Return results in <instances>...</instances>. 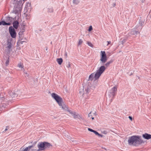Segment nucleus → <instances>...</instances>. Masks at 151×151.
Returning <instances> with one entry per match:
<instances>
[{
    "mask_svg": "<svg viewBox=\"0 0 151 151\" xmlns=\"http://www.w3.org/2000/svg\"><path fill=\"white\" fill-rule=\"evenodd\" d=\"M128 142L129 145L134 146H137L144 143L141 137L139 135H134L129 137Z\"/></svg>",
    "mask_w": 151,
    "mask_h": 151,
    "instance_id": "1",
    "label": "nucleus"
},
{
    "mask_svg": "<svg viewBox=\"0 0 151 151\" xmlns=\"http://www.w3.org/2000/svg\"><path fill=\"white\" fill-rule=\"evenodd\" d=\"M52 97L55 99L59 105L61 106L62 109L65 111H68V107L65 104L62 98L58 94L55 93L51 94Z\"/></svg>",
    "mask_w": 151,
    "mask_h": 151,
    "instance_id": "2",
    "label": "nucleus"
},
{
    "mask_svg": "<svg viewBox=\"0 0 151 151\" xmlns=\"http://www.w3.org/2000/svg\"><path fill=\"white\" fill-rule=\"evenodd\" d=\"M52 147V145L47 142H39L37 145V147L39 149L37 150V151L43 150Z\"/></svg>",
    "mask_w": 151,
    "mask_h": 151,
    "instance_id": "3",
    "label": "nucleus"
},
{
    "mask_svg": "<svg viewBox=\"0 0 151 151\" xmlns=\"http://www.w3.org/2000/svg\"><path fill=\"white\" fill-rule=\"evenodd\" d=\"M9 32L12 38H15L17 36V33L15 29L13 27L10 26L9 28Z\"/></svg>",
    "mask_w": 151,
    "mask_h": 151,
    "instance_id": "4",
    "label": "nucleus"
},
{
    "mask_svg": "<svg viewBox=\"0 0 151 151\" xmlns=\"http://www.w3.org/2000/svg\"><path fill=\"white\" fill-rule=\"evenodd\" d=\"M22 0H15L13 3L14 7L17 8H19V10L21 9L22 4Z\"/></svg>",
    "mask_w": 151,
    "mask_h": 151,
    "instance_id": "5",
    "label": "nucleus"
},
{
    "mask_svg": "<svg viewBox=\"0 0 151 151\" xmlns=\"http://www.w3.org/2000/svg\"><path fill=\"white\" fill-rule=\"evenodd\" d=\"M100 60L102 63H104L107 60L106 54L105 51H101Z\"/></svg>",
    "mask_w": 151,
    "mask_h": 151,
    "instance_id": "6",
    "label": "nucleus"
},
{
    "mask_svg": "<svg viewBox=\"0 0 151 151\" xmlns=\"http://www.w3.org/2000/svg\"><path fill=\"white\" fill-rule=\"evenodd\" d=\"M91 87L90 86H88L85 89V91H83V89L82 90H80V93L83 96L85 93L88 94L89 93L90 91H91Z\"/></svg>",
    "mask_w": 151,
    "mask_h": 151,
    "instance_id": "7",
    "label": "nucleus"
},
{
    "mask_svg": "<svg viewBox=\"0 0 151 151\" xmlns=\"http://www.w3.org/2000/svg\"><path fill=\"white\" fill-rule=\"evenodd\" d=\"M117 88L115 86L114 87L110 90V94H109V95L112 96L113 97H114L115 95V92Z\"/></svg>",
    "mask_w": 151,
    "mask_h": 151,
    "instance_id": "8",
    "label": "nucleus"
},
{
    "mask_svg": "<svg viewBox=\"0 0 151 151\" xmlns=\"http://www.w3.org/2000/svg\"><path fill=\"white\" fill-rule=\"evenodd\" d=\"M13 27L14 29H17L19 26V23L17 21H14L13 23Z\"/></svg>",
    "mask_w": 151,
    "mask_h": 151,
    "instance_id": "9",
    "label": "nucleus"
},
{
    "mask_svg": "<svg viewBox=\"0 0 151 151\" xmlns=\"http://www.w3.org/2000/svg\"><path fill=\"white\" fill-rule=\"evenodd\" d=\"M142 137L145 139H149L151 138V134L145 133L142 134Z\"/></svg>",
    "mask_w": 151,
    "mask_h": 151,
    "instance_id": "10",
    "label": "nucleus"
},
{
    "mask_svg": "<svg viewBox=\"0 0 151 151\" xmlns=\"http://www.w3.org/2000/svg\"><path fill=\"white\" fill-rule=\"evenodd\" d=\"M73 116L74 119H83L82 116L76 112L74 113Z\"/></svg>",
    "mask_w": 151,
    "mask_h": 151,
    "instance_id": "11",
    "label": "nucleus"
},
{
    "mask_svg": "<svg viewBox=\"0 0 151 151\" xmlns=\"http://www.w3.org/2000/svg\"><path fill=\"white\" fill-rule=\"evenodd\" d=\"M102 74L98 71L97 70L96 71V73L95 76H94V78L95 80L98 79L100 76H101Z\"/></svg>",
    "mask_w": 151,
    "mask_h": 151,
    "instance_id": "12",
    "label": "nucleus"
},
{
    "mask_svg": "<svg viewBox=\"0 0 151 151\" xmlns=\"http://www.w3.org/2000/svg\"><path fill=\"white\" fill-rule=\"evenodd\" d=\"M20 31L19 33V36L22 35L23 33L25 31V27L24 26H23L20 28Z\"/></svg>",
    "mask_w": 151,
    "mask_h": 151,
    "instance_id": "13",
    "label": "nucleus"
},
{
    "mask_svg": "<svg viewBox=\"0 0 151 151\" xmlns=\"http://www.w3.org/2000/svg\"><path fill=\"white\" fill-rule=\"evenodd\" d=\"M105 69L106 68L105 66H101L99 69L97 70L102 74L104 71Z\"/></svg>",
    "mask_w": 151,
    "mask_h": 151,
    "instance_id": "14",
    "label": "nucleus"
},
{
    "mask_svg": "<svg viewBox=\"0 0 151 151\" xmlns=\"http://www.w3.org/2000/svg\"><path fill=\"white\" fill-rule=\"evenodd\" d=\"M13 19L12 17H5V20L6 22H12Z\"/></svg>",
    "mask_w": 151,
    "mask_h": 151,
    "instance_id": "15",
    "label": "nucleus"
},
{
    "mask_svg": "<svg viewBox=\"0 0 151 151\" xmlns=\"http://www.w3.org/2000/svg\"><path fill=\"white\" fill-rule=\"evenodd\" d=\"M11 40L8 39L7 41V47L9 49H10L12 47V44L11 43Z\"/></svg>",
    "mask_w": 151,
    "mask_h": 151,
    "instance_id": "16",
    "label": "nucleus"
},
{
    "mask_svg": "<svg viewBox=\"0 0 151 151\" xmlns=\"http://www.w3.org/2000/svg\"><path fill=\"white\" fill-rule=\"evenodd\" d=\"M139 33V32L138 31H135V30H132L130 34H131L132 35H137Z\"/></svg>",
    "mask_w": 151,
    "mask_h": 151,
    "instance_id": "17",
    "label": "nucleus"
},
{
    "mask_svg": "<svg viewBox=\"0 0 151 151\" xmlns=\"http://www.w3.org/2000/svg\"><path fill=\"white\" fill-rule=\"evenodd\" d=\"M57 61L58 63V64L60 65L62 63L63 60L62 58H60L57 59Z\"/></svg>",
    "mask_w": 151,
    "mask_h": 151,
    "instance_id": "18",
    "label": "nucleus"
},
{
    "mask_svg": "<svg viewBox=\"0 0 151 151\" xmlns=\"http://www.w3.org/2000/svg\"><path fill=\"white\" fill-rule=\"evenodd\" d=\"M9 94L12 98L14 97L15 96H17V94H16L14 92H11L9 93Z\"/></svg>",
    "mask_w": 151,
    "mask_h": 151,
    "instance_id": "19",
    "label": "nucleus"
},
{
    "mask_svg": "<svg viewBox=\"0 0 151 151\" xmlns=\"http://www.w3.org/2000/svg\"><path fill=\"white\" fill-rule=\"evenodd\" d=\"M141 17L140 18V19H139V24L141 26H142L143 25L144 23V21L141 19Z\"/></svg>",
    "mask_w": 151,
    "mask_h": 151,
    "instance_id": "20",
    "label": "nucleus"
},
{
    "mask_svg": "<svg viewBox=\"0 0 151 151\" xmlns=\"http://www.w3.org/2000/svg\"><path fill=\"white\" fill-rule=\"evenodd\" d=\"M34 147L33 145H32L31 146H28V147H26L25 149V150H27V151H29V150L32 148H33Z\"/></svg>",
    "mask_w": 151,
    "mask_h": 151,
    "instance_id": "21",
    "label": "nucleus"
},
{
    "mask_svg": "<svg viewBox=\"0 0 151 151\" xmlns=\"http://www.w3.org/2000/svg\"><path fill=\"white\" fill-rule=\"evenodd\" d=\"M94 75L93 73L91 74L89 76L88 78L89 80H92L93 78Z\"/></svg>",
    "mask_w": 151,
    "mask_h": 151,
    "instance_id": "22",
    "label": "nucleus"
},
{
    "mask_svg": "<svg viewBox=\"0 0 151 151\" xmlns=\"http://www.w3.org/2000/svg\"><path fill=\"white\" fill-rule=\"evenodd\" d=\"M113 60H111L110 61H109L107 63H106L105 64V65L106 67H108L109 65L111 63H112L113 62Z\"/></svg>",
    "mask_w": 151,
    "mask_h": 151,
    "instance_id": "23",
    "label": "nucleus"
},
{
    "mask_svg": "<svg viewBox=\"0 0 151 151\" xmlns=\"http://www.w3.org/2000/svg\"><path fill=\"white\" fill-rule=\"evenodd\" d=\"M6 22H5L4 21H2L0 22V25H6Z\"/></svg>",
    "mask_w": 151,
    "mask_h": 151,
    "instance_id": "24",
    "label": "nucleus"
},
{
    "mask_svg": "<svg viewBox=\"0 0 151 151\" xmlns=\"http://www.w3.org/2000/svg\"><path fill=\"white\" fill-rule=\"evenodd\" d=\"M47 11L49 12H52L53 11V10L52 7H49Z\"/></svg>",
    "mask_w": 151,
    "mask_h": 151,
    "instance_id": "25",
    "label": "nucleus"
},
{
    "mask_svg": "<svg viewBox=\"0 0 151 151\" xmlns=\"http://www.w3.org/2000/svg\"><path fill=\"white\" fill-rule=\"evenodd\" d=\"M80 2L79 0H73V2L74 4H78Z\"/></svg>",
    "mask_w": 151,
    "mask_h": 151,
    "instance_id": "26",
    "label": "nucleus"
},
{
    "mask_svg": "<svg viewBox=\"0 0 151 151\" xmlns=\"http://www.w3.org/2000/svg\"><path fill=\"white\" fill-rule=\"evenodd\" d=\"M68 111L69 112L70 114H71L72 116L73 115L74 113L75 112V111L73 112V111L69 109L68 110Z\"/></svg>",
    "mask_w": 151,
    "mask_h": 151,
    "instance_id": "27",
    "label": "nucleus"
},
{
    "mask_svg": "<svg viewBox=\"0 0 151 151\" xmlns=\"http://www.w3.org/2000/svg\"><path fill=\"white\" fill-rule=\"evenodd\" d=\"M66 67L68 68H71V65L70 64V62H68V63H66Z\"/></svg>",
    "mask_w": 151,
    "mask_h": 151,
    "instance_id": "28",
    "label": "nucleus"
},
{
    "mask_svg": "<svg viewBox=\"0 0 151 151\" xmlns=\"http://www.w3.org/2000/svg\"><path fill=\"white\" fill-rule=\"evenodd\" d=\"M127 40V39H124L121 41V43L123 45Z\"/></svg>",
    "mask_w": 151,
    "mask_h": 151,
    "instance_id": "29",
    "label": "nucleus"
},
{
    "mask_svg": "<svg viewBox=\"0 0 151 151\" xmlns=\"http://www.w3.org/2000/svg\"><path fill=\"white\" fill-rule=\"evenodd\" d=\"M19 37H20V39L19 40V41H20V42L22 44H23V43L24 42H26L25 41H22V39H21V38H20V36H19Z\"/></svg>",
    "mask_w": 151,
    "mask_h": 151,
    "instance_id": "30",
    "label": "nucleus"
},
{
    "mask_svg": "<svg viewBox=\"0 0 151 151\" xmlns=\"http://www.w3.org/2000/svg\"><path fill=\"white\" fill-rule=\"evenodd\" d=\"M26 150H25V148L24 149V148H23V147H22L20 148V150L18 151H27Z\"/></svg>",
    "mask_w": 151,
    "mask_h": 151,
    "instance_id": "31",
    "label": "nucleus"
},
{
    "mask_svg": "<svg viewBox=\"0 0 151 151\" xmlns=\"http://www.w3.org/2000/svg\"><path fill=\"white\" fill-rule=\"evenodd\" d=\"M87 43L89 46H90V47H93V45L91 42H88Z\"/></svg>",
    "mask_w": 151,
    "mask_h": 151,
    "instance_id": "32",
    "label": "nucleus"
},
{
    "mask_svg": "<svg viewBox=\"0 0 151 151\" xmlns=\"http://www.w3.org/2000/svg\"><path fill=\"white\" fill-rule=\"evenodd\" d=\"M83 42V41L81 39H80L79 40V42H78V45H80Z\"/></svg>",
    "mask_w": 151,
    "mask_h": 151,
    "instance_id": "33",
    "label": "nucleus"
},
{
    "mask_svg": "<svg viewBox=\"0 0 151 151\" xmlns=\"http://www.w3.org/2000/svg\"><path fill=\"white\" fill-rule=\"evenodd\" d=\"M92 26H90L89 28V29H88V31L89 32L91 31L92 30Z\"/></svg>",
    "mask_w": 151,
    "mask_h": 151,
    "instance_id": "34",
    "label": "nucleus"
},
{
    "mask_svg": "<svg viewBox=\"0 0 151 151\" xmlns=\"http://www.w3.org/2000/svg\"><path fill=\"white\" fill-rule=\"evenodd\" d=\"M18 66L19 68H23V66H22V65L21 63H20L18 64Z\"/></svg>",
    "mask_w": 151,
    "mask_h": 151,
    "instance_id": "35",
    "label": "nucleus"
},
{
    "mask_svg": "<svg viewBox=\"0 0 151 151\" xmlns=\"http://www.w3.org/2000/svg\"><path fill=\"white\" fill-rule=\"evenodd\" d=\"M88 130L89 131L93 132H94V130H93L91 128H88Z\"/></svg>",
    "mask_w": 151,
    "mask_h": 151,
    "instance_id": "36",
    "label": "nucleus"
},
{
    "mask_svg": "<svg viewBox=\"0 0 151 151\" xmlns=\"http://www.w3.org/2000/svg\"><path fill=\"white\" fill-rule=\"evenodd\" d=\"M107 133V132L106 130H104L102 132V133L104 134H106Z\"/></svg>",
    "mask_w": 151,
    "mask_h": 151,
    "instance_id": "37",
    "label": "nucleus"
},
{
    "mask_svg": "<svg viewBox=\"0 0 151 151\" xmlns=\"http://www.w3.org/2000/svg\"><path fill=\"white\" fill-rule=\"evenodd\" d=\"M14 12L15 14H17L18 12V10H16V9H15V10H14Z\"/></svg>",
    "mask_w": 151,
    "mask_h": 151,
    "instance_id": "38",
    "label": "nucleus"
},
{
    "mask_svg": "<svg viewBox=\"0 0 151 151\" xmlns=\"http://www.w3.org/2000/svg\"><path fill=\"white\" fill-rule=\"evenodd\" d=\"M93 132L96 135H97L98 134V133H99L98 132H97V131L94 130V132Z\"/></svg>",
    "mask_w": 151,
    "mask_h": 151,
    "instance_id": "39",
    "label": "nucleus"
},
{
    "mask_svg": "<svg viewBox=\"0 0 151 151\" xmlns=\"http://www.w3.org/2000/svg\"><path fill=\"white\" fill-rule=\"evenodd\" d=\"M9 60L8 59L6 60V65L9 64Z\"/></svg>",
    "mask_w": 151,
    "mask_h": 151,
    "instance_id": "40",
    "label": "nucleus"
},
{
    "mask_svg": "<svg viewBox=\"0 0 151 151\" xmlns=\"http://www.w3.org/2000/svg\"><path fill=\"white\" fill-rule=\"evenodd\" d=\"M11 22H6V25H11Z\"/></svg>",
    "mask_w": 151,
    "mask_h": 151,
    "instance_id": "41",
    "label": "nucleus"
},
{
    "mask_svg": "<svg viewBox=\"0 0 151 151\" xmlns=\"http://www.w3.org/2000/svg\"><path fill=\"white\" fill-rule=\"evenodd\" d=\"M27 6H31V4H30V3H27Z\"/></svg>",
    "mask_w": 151,
    "mask_h": 151,
    "instance_id": "42",
    "label": "nucleus"
},
{
    "mask_svg": "<svg viewBox=\"0 0 151 151\" xmlns=\"http://www.w3.org/2000/svg\"><path fill=\"white\" fill-rule=\"evenodd\" d=\"M129 119L131 121H132V117L131 116H129Z\"/></svg>",
    "mask_w": 151,
    "mask_h": 151,
    "instance_id": "43",
    "label": "nucleus"
},
{
    "mask_svg": "<svg viewBox=\"0 0 151 151\" xmlns=\"http://www.w3.org/2000/svg\"><path fill=\"white\" fill-rule=\"evenodd\" d=\"M107 42L108 43L107 45H108L110 44L111 43V42L110 41H107Z\"/></svg>",
    "mask_w": 151,
    "mask_h": 151,
    "instance_id": "44",
    "label": "nucleus"
},
{
    "mask_svg": "<svg viewBox=\"0 0 151 151\" xmlns=\"http://www.w3.org/2000/svg\"><path fill=\"white\" fill-rule=\"evenodd\" d=\"M112 5H113V7H114L116 6V3H113V4Z\"/></svg>",
    "mask_w": 151,
    "mask_h": 151,
    "instance_id": "45",
    "label": "nucleus"
},
{
    "mask_svg": "<svg viewBox=\"0 0 151 151\" xmlns=\"http://www.w3.org/2000/svg\"><path fill=\"white\" fill-rule=\"evenodd\" d=\"M67 52H65V57H66V58H67Z\"/></svg>",
    "mask_w": 151,
    "mask_h": 151,
    "instance_id": "46",
    "label": "nucleus"
},
{
    "mask_svg": "<svg viewBox=\"0 0 151 151\" xmlns=\"http://www.w3.org/2000/svg\"><path fill=\"white\" fill-rule=\"evenodd\" d=\"M91 112L89 113V114H88V116L89 117H90V116H91V115H90V114H91Z\"/></svg>",
    "mask_w": 151,
    "mask_h": 151,
    "instance_id": "47",
    "label": "nucleus"
},
{
    "mask_svg": "<svg viewBox=\"0 0 151 151\" xmlns=\"http://www.w3.org/2000/svg\"><path fill=\"white\" fill-rule=\"evenodd\" d=\"M91 112L89 113V114H88V116L89 117H90V116H91V115H90V114H91Z\"/></svg>",
    "mask_w": 151,
    "mask_h": 151,
    "instance_id": "48",
    "label": "nucleus"
},
{
    "mask_svg": "<svg viewBox=\"0 0 151 151\" xmlns=\"http://www.w3.org/2000/svg\"><path fill=\"white\" fill-rule=\"evenodd\" d=\"M100 137H104V135H103L101 134L100 136Z\"/></svg>",
    "mask_w": 151,
    "mask_h": 151,
    "instance_id": "49",
    "label": "nucleus"
},
{
    "mask_svg": "<svg viewBox=\"0 0 151 151\" xmlns=\"http://www.w3.org/2000/svg\"><path fill=\"white\" fill-rule=\"evenodd\" d=\"M101 134H99V133H98V134L97 135L99 137H100V136Z\"/></svg>",
    "mask_w": 151,
    "mask_h": 151,
    "instance_id": "50",
    "label": "nucleus"
},
{
    "mask_svg": "<svg viewBox=\"0 0 151 151\" xmlns=\"http://www.w3.org/2000/svg\"><path fill=\"white\" fill-rule=\"evenodd\" d=\"M7 130V128H6V129H5V130L4 131H6Z\"/></svg>",
    "mask_w": 151,
    "mask_h": 151,
    "instance_id": "51",
    "label": "nucleus"
},
{
    "mask_svg": "<svg viewBox=\"0 0 151 151\" xmlns=\"http://www.w3.org/2000/svg\"><path fill=\"white\" fill-rule=\"evenodd\" d=\"M94 119V117H91V119H92V120H93Z\"/></svg>",
    "mask_w": 151,
    "mask_h": 151,
    "instance_id": "52",
    "label": "nucleus"
},
{
    "mask_svg": "<svg viewBox=\"0 0 151 151\" xmlns=\"http://www.w3.org/2000/svg\"><path fill=\"white\" fill-rule=\"evenodd\" d=\"M141 0L142 1V2H144V0Z\"/></svg>",
    "mask_w": 151,
    "mask_h": 151,
    "instance_id": "53",
    "label": "nucleus"
},
{
    "mask_svg": "<svg viewBox=\"0 0 151 151\" xmlns=\"http://www.w3.org/2000/svg\"><path fill=\"white\" fill-rule=\"evenodd\" d=\"M46 50H47V48H46Z\"/></svg>",
    "mask_w": 151,
    "mask_h": 151,
    "instance_id": "54",
    "label": "nucleus"
},
{
    "mask_svg": "<svg viewBox=\"0 0 151 151\" xmlns=\"http://www.w3.org/2000/svg\"><path fill=\"white\" fill-rule=\"evenodd\" d=\"M26 74L27 76H28V74H27V73H26Z\"/></svg>",
    "mask_w": 151,
    "mask_h": 151,
    "instance_id": "55",
    "label": "nucleus"
},
{
    "mask_svg": "<svg viewBox=\"0 0 151 151\" xmlns=\"http://www.w3.org/2000/svg\"><path fill=\"white\" fill-rule=\"evenodd\" d=\"M25 0H23V1H24Z\"/></svg>",
    "mask_w": 151,
    "mask_h": 151,
    "instance_id": "56",
    "label": "nucleus"
}]
</instances>
